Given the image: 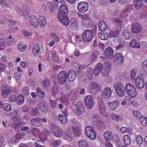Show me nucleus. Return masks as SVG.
Returning a JSON list of instances; mask_svg holds the SVG:
<instances>
[{"mask_svg":"<svg viewBox=\"0 0 147 147\" xmlns=\"http://www.w3.org/2000/svg\"><path fill=\"white\" fill-rule=\"evenodd\" d=\"M99 30L102 31H105L107 28V26L105 21L102 20L100 22L98 25Z\"/></svg>","mask_w":147,"mask_h":147,"instance_id":"nucleus-28","label":"nucleus"},{"mask_svg":"<svg viewBox=\"0 0 147 147\" xmlns=\"http://www.w3.org/2000/svg\"><path fill=\"white\" fill-rule=\"evenodd\" d=\"M76 106L77 109H80L81 110H84V106L82 102L79 101L76 102Z\"/></svg>","mask_w":147,"mask_h":147,"instance_id":"nucleus-53","label":"nucleus"},{"mask_svg":"<svg viewBox=\"0 0 147 147\" xmlns=\"http://www.w3.org/2000/svg\"><path fill=\"white\" fill-rule=\"evenodd\" d=\"M47 4L48 7L50 11L52 12L53 10V7H55L54 5L53 2L48 1Z\"/></svg>","mask_w":147,"mask_h":147,"instance_id":"nucleus-56","label":"nucleus"},{"mask_svg":"<svg viewBox=\"0 0 147 147\" xmlns=\"http://www.w3.org/2000/svg\"><path fill=\"white\" fill-rule=\"evenodd\" d=\"M60 98L61 102L65 105H67L69 104V100L66 96H61Z\"/></svg>","mask_w":147,"mask_h":147,"instance_id":"nucleus-54","label":"nucleus"},{"mask_svg":"<svg viewBox=\"0 0 147 147\" xmlns=\"http://www.w3.org/2000/svg\"><path fill=\"white\" fill-rule=\"evenodd\" d=\"M129 46L132 48H138L140 47L139 43L136 39L132 40L129 42Z\"/></svg>","mask_w":147,"mask_h":147,"instance_id":"nucleus-29","label":"nucleus"},{"mask_svg":"<svg viewBox=\"0 0 147 147\" xmlns=\"http://www.w3.org/2000/svg\"><path fill=\"white\" fill-rule=\"evenodd\" d=\"M133 4L135 8L137 9L141 8L143 6L141 0H134Z\"/></svg>","mask_w":147,"mask_h":147,"instance_id":"nucleus-32","label":"nucleus"},{"mask_svg":"<svg viewBox=\"0 0 147 147\" xmlns=\"http://www.w3.org/2000/svg\"><path fill=\"white\" fill-rule=\"evenodd\" d=\"M126 92L131 98H135L137 96V92L134 86L130 83L126 84L125 86Z\"/></svg>","mask_w":147,"mask_h":147,"instance_id":"nucleus-1","label":"nucleus"},{"mask_svg":"<svg viewBox=\"0 0 147 147\" xmlns=\"http://www.w3.org/2000/svg\"><path fill=\"white\" fill-rule=\"evenodd\" d=\"M86 105L88 109H92L94 105V99L91 95H87L84 99Z\"/></svg>","mask_w":147,"mask_h":147,"instance_id":"nucleus-9","label":"nucleus"},{"mask_svg":"<svg viewBox=\"0 0 147 147\" xmlns=\"http://www.w3.org/2000/svg\"><path fill=\"white\" fill-rule=\"evenodd\" d=\"M136 141L139 144L141 145L142 144L143 142V140L142 138L140 136H138L136 138Z\"/></svg>","mask_w":147,"mask_h":147,"instance_id":"nucleus-63","label":"nucleus"},{"mask_svg":"<svg viewBox=\"0 0 147 147\" xmlns=\"http://www.w3.org/2000/svg\"><path fill=\"white\" fill-rule=\"evenodd\" d=\"M111 117L113 120L118 121L121 119V117L119 115H118L114 113H112L111 115Z\"/></svg>","mask_w":147,"mask_h":147,"instance_id":"nucleus-46","label":"nucleus"},{"mask_svg":"<svg viewBox=\"0 0 147 147\" xmlns=\"http://www.w3.org/2000/svg\"><path fill=\"white\" fill-rule=\"evenodd\" d=\"M93 69L91 67H89L88 68L86 74L89 76L88 77L91 78L93 74Z\"/></svg>","mask_w":147,"mask_h":147,"instance_id":"nucleus-59","label":"nucleus"},{"mask_svg":"<svg viewBox=\"0 0 147 147\" xmlns=\"http://www.w3.org/2000/svg\"><path fill=\"white\" fill-rule=\"evenodd\" d=\"M43 86L45 87H47L50 85V80L49 79L46 78L43 80L42 82Z\"/></svg>","mask_w":147,"mask_h":147,"instance_id":"nucleus-55","label":"nucleus"},{"mask_svg":"<svg viewBox=\"0 0 147 147\" xmlns=\"http://www.w3.org/2000/svg\"><path fill=\"white\" fill-rule=\"evenodd\" d=\"M98 36L99 38L102 40H106L107 38L106 35L105 36L104 34L101 33H98Z\"/></svg>","mask_w":147,"mask_h":147,"instance_id":"nucleus-61","label":"nucleus"},{"mask_svg":"<svg viewBox=\"0 0 147 147\" xmlns=\"http://www.w3.org/2000/svg\"><path fill=\"white\" fill-rule=\"evenodd\" d=\"M92 119L93 121L96 124V125L99 128H101L104 125V122L100 117L98 114H95L92 116Z\"/></svg>","mask_w":147,"mask_h":147,"instance_id":"nucleus-10","label":"nucleus"},{"mask_svg":"<svg viewBox=\"0 0 147 147\" xmlns=\"http://www.w3.org/2000/svg\"><path fill=\"white\" fill-rule=\"evenodd\" d=\"M24 98L22 94H19L16 98L17 104L19 105H21L24 102Z\"/></svg>","mask_w":147,"mask_h":147,"instance_id":"nucleus-35","label":"nucleus"},{"mask_svg":"<svg viewBox=\"0 0 147 147\" xmlns=\"http://www.w3.org/2000/svg\"><path fill=\"white\" fill-rule=\"evenodd\" d=\"M78 143L79 147H89L88 143L84 140H80Z\"/></svg>","mask_w":147,"mask_h":147,"instance_id":"nucleus-37","label":"nucleus"},{"mask_svg":"<svg viewBox=\"0 0 147 147\" xmlns=\"http://www.w3.org/2000/svg\"><path fill=\"white\" fill-rule=\"evenodd\" d=\"M24 135L25 134L23 133H18L16 134L14 137L16 140H18L19 139H22L23 136H25Z\"/></svg>","mask_w":147,"mask_h":147,"instance_id":"nucleus-60","label":"nucleus"},{"mask_svg":"<svg viewBox=\"0 0 147 147\" xmlns=\"http://www.w3.org/2000/svg\"><path fill=\"white\" fill-rule=\"evenodd\" d=\"M99 88V86L95 82H91L89 85V88L92 93H95Z\"/></svg>","mask_w":147,"mask_h":147,"instance_id":"nucleus-23","label":"nucleus"},{"mask_svg":"<svg viewBox=\"0 0 147 147\" xmlns=\"http://www.w3.org/2000/svg\"><path fill=\"white\" fill-rule=\"evenodd\" d=\"M123 38L125 40H129L131 36V35L129 31L128 30H124L122 33Z\"/></svg>","mask_w":147,"mask_h":147,"instance_id":"nucleus-27","label":"nucleus"},{"mask_svg":"<svg viewBox=\"0 0 147 147\" xmlns=\"http://www.w3.org/2000/svg\"><path fill=\"white\" fill-rule=\"evenodd\" d=\"M11 121L12 123H11V125L14 128L19 127L21 124L20 119L18 116L13 117V118H12Z\"/></svg>","mask_w":147,"mask_h":147,"instance_id":"nucleus-16","label":"nucleus"},{"mask_svg":"<svg viewBox=\"0 0 147 147\" xmlns=\"http://www.w3.org/2000/svg\"><path fill=\"white\" fill-rule=\"evenodd\" d=\"M45 139L42 140H38L34 143V146L35 147H45V144L43 140L45 141Z\"/></svg>","mask_w":147,"mask_h":147,"instance_id":"nucleus-40","label":"nucleus"},{"mask_svg":"<svg viewBox=\"0 0 147 147\" xmlns=\"http://www.w3.org/2000/svg\"><path fill=\"white\" fill-rule=\"evenodd\" d=\"M99 112L100 114L102 115H104L106 113L105 105L103 102L101 100L99 101Z\"/></svg>","mask_w":147,"mask_h":147,"instance_id":"nucleus-25","label":"nucleus"},{"mask_svg":"<svg viewBox=\"0 0 147 147\" xmlns=\"http://www.w3.org/2000/svg\"><path fill=\"white\" fill-rule=\"evenodd\" d=\"M58 120L62 124H65L67 122V118L61 114H59L57 117Z\"/></svg>","mask_w":147,"mask_h":147,"instance_id":"nucleus-30","label":"nucleus"},{"mask_svg":"<svg viewBox=\"0 0 147 147\" xmlns=\"http://www.w3.org/2000/svg\"><path fill=\"white\" fill-rule=\"evenodd\" d=\"M103 136L106 140L109 141L110 140L113 138L112 133L109 131H107L105 132L103 134Z\"/></svg>","mask_w":147,"mask_h":147,"instance_id":"nucleus-34","label":"nucleus"},{"mask_svg":"<svg viewBox=\"0 0 147 147\" xmlns=\"http://www.w3.org/2000/svg\"><path fill=\"white\" fill-rule=\"evenodd\" d=\"M77 9L80 12L84 13L88 10V6L86 2H81L78 4Z\"/></svg>","mask_w":147,"mask_h":147,"instance_id":"nucleus-13","label":"nucleus"},{"mask_svg":"<svg viewBox=\"0 0 147 147\" xmlns=\"http://www.w3.org/2000/svg\"><path fill=\"white\" fill-rule=\"evenodd\" d=\"M52 58L53 60L55 62H58V58L56 55V53L55 51H53L51 53Z\"/></svg>","mask_w":147,"mask_h":147,"instance_id":"nucleus-58","label":"nucleus"},{"mask_svg":"<svg viewBox=\"0 0 147 147\" xmlns=\"http://www.w3.org/2000/svg\"><path fill=\"white\" fill-rule=\"evenodd\" d=\"M119 34L118 31L117 30H112L110 31L109 34V36L111 38H118L117 36Z\"/></svg>","mask_w":147,"mask_h":147,"instance_id":"nucleus-43","label":"nucleus"},{"mask_svg":"<svg viewBox=\"0 0 147 147\" xmlns=\"http://www.w3.org/2000/svg\"><path fill=\"white\" fill-rule=\"evenodd\" d=\"M119 103L117 100L108 103V106L109 107L111 110H114L117 109L119 107Z\"/></svg>","mask_w":147,"mask_h":147,"instance_id":"nucleus-22","label":"nucleus"},{"mask_svg":"<svg viewBox=\"0 0 147 147\" xmlns=\"http://www.w3.org/2000/svg\"><path fill=\"white\" fill-rule=\"evenodd\" d=\"M136 87L138 89H142L145 86L144 82H135Z\"/></svg>","mask_w":147,"mask_h":147,"instance_id":"nucleus-50","label":"nucleus"},{"mask_svg":"<svg viewBox=\"0 0 147 147\" xmlns=\"http://www.w3.org/2000/svg\"><path fill=\"white\" fill-rule=\"evenodd\" d=\"M61 142L59 140H57L56 141H52L50 142V143L54 147L59 145L61 144Z\"/></svg>","mask_w":147,"mask_h":147,"instance_id":"nucleus-62","label":"nucleus"},{"mask_svg":"<svg viewBox=\"0 0 147 147\" xmlns=\"http://www.w3.org/2000/svg\"><path fill=\"white\" fill-rule=\"evenodd\" d=\"M85 130L86 135L89 139L93 140L96 138V133L92 126H89L86 127Z\"/></svg>","mask_w":147,"mask_h":147,"instance_id":"nucleus-4","label":"nucleus"},{"mask_svg":"<svg viewBox=\"0 0 147 147\" xmlns=\"http://www.w3.org/2000/svg\"><path fill=\"white\" fill-rule=\"evenodd\" d=\"M124 46L123 43H121L116 47L115 50L117 51H122L124 50Z\"/></svg>","mask_w":147,"mask_h":147,"instance_id":"nucleus-47","label":"nucleus"},{"mask_svg":"<svg viewBox=\"0 0 147 147\" xmlns=\"http://www.w3.org/2000/svg\"><path fill=\"white\" fill-rule=\"evenodd\" d=\"M120 131L122 133H127L130 135H131L132 133V130L131 129L127 128L125 127H122L120 129Z\"/></svg>","mask_w":147,"mask_h":147,"instance_id":"nucleus-42","label":"nucleus"},{"mask_svg":"<svg viewBox=\"0 0 147 147\" xmlns=\"http://www.w3.org/2000/svg\"><path fill=\"white\" fill-rule=\"evenodd\" d=\"M142 68L143 70L147 72V60H145L143 62Z\"/></svg>","mask_w":147,"mask_h":147,"instance_id":"nucleus-64","label":"nucleus"},{"mask_svg":"<svg viewBox=\"0 0 147 147\" xmlns=\"http://www.w3.org/2000/svg\"><path fill=\"white\" fill-rule=\"evenodd\" d=\"M29 128L28 126H25L22 127L21 129V130L22 131H24L22 133L25 134L24 136L26 137H30V132L29 129Z\"/></svg>","mask_w":147,"mask_h":147,"instance_id":"nucleus-33","label":"nucleus"},{"mask_svg":"<svg viewBox=\"0 0 147 147\" xmlns=\"http://www.w3.org/2000/svg\"><path fill=\"white\" fill-rule=\"evenodd\" d=\"M67 16L64 15L58 17L61 23L65 26L68 25L69 23V20Z\"/></svg>","mask_w":147,"mask_h":147,"instance_id":"nucleus-21","label":"nucleus"},{"mask_svg":"<svg viewBox=\"0 0 147 147\" xmlns=\"http://www.w3.org/2000/svg\"><path fill=\"white\" fill-rule=\"evenodd\" d=\"M113 88L116 94L119 96L122 97L125 94L124 86L122 83L117 82L113 85Z\"/></svg>","mask_w":147,"mask_h":147,"instance_id":"nucleus-2","label":"nucleus"},{"mask_svg":"<svg viewBox=\"0 0 147 147\" xmlns=\"http://www.w3.org/2000/svg\"><path fill=\"white\" fill-rule=\"evenodd\" d=\"M2 107L3 109L6 111H9L11 110V105L8 103H4L3 104Z\"/></svg>","mask_w":147,"mask_h":147,"instance_id":"nucleus-51","label":"nucleus"},{"mask_svg":"<svg viewBox=\"0 0 147 147\" xmlns=\"http://www.w3.org/2000/svg\"><path fill=\"white\" fill-rule=\"evenodd\" d=\"M137 71V69L136 68H134L131 71L130 77L132 80H134L136 77Z\"/></svg>","mask_w":147,"mask_h":147,"instance_id":"nucleus-49","label":"nucleus"},{"mask_svg":"<svg viewBox=\"0 0 147 147\" xmlns=\"http://www.w3.org/2000/svg\"><path fill=\"white\" fill-rule=\"evenodd\" d=\"M77 76L76 73L73 69L69 70L67 72V79L70 82L73 81Z\"/></svg>","mask_w":147,"mask_h":147,"instance_id":"nucleus-17","label":"nucleus"},{"mask_svg":"<svg viewBox=\"0 0 147 147\" xmlns=\"http://www.w3.org/2000/svg\"><path fill=\"white\" fill-rule=\"evenodd\" d=\"M22 10L20 8L17 7V9H16L17 12L20 15L22 14L25 16V14H26L28 13V11L27 10V7L25 6H23L22 7Z\"/></svg>","mask_w":147,"mask_h":147,"instance_id":"nucleus-26","label":"nucleus"},{"mask_svg":"<svg viewBox=\"0 0 147 147\" xmlns=\"http://www.w3.org/2000/svg\"><path fill=\"white\" fill-rule=\"evenodd\" d=\"M49 36L52 37L56 42H58L59 41L60 39L56 34L54 33H51L49 34Z\"/></svg>","mask_w":147,"mask_h":147,"instance_id":"nucleus-52","label":"nucleus"},{"mask_svg":"<svg viewBox=\"0 0 147 147\" xmlns=\"http://www.w3.org/2000/svg\"><path fill=\"white\" fill-rule=\"evenodd\" d=\"M113 53V51L110 47L107 48L104 51V55L105 59L107 60H110L112 58Z\"/></svg>","mask_w":147,"mask_h":147,"instance_id":"nucleus-12","label":"nucleus"},{"mask_svg":"<svg viewBox=\"0 0 147 147\" xmlns=\"http://www.w3.org/2000/svg\"><path fill=\"white\" fill-rule=\"evenodd\" d=\"M112 93L111 89L108 87L105 88L102 93V96L103 98H108L110 97Z\"/></svg>","mask_w":147,"mask_h":147,"instance_id":"nucleus-18","label":"nucleus"},{"mask_svg":"<svg viewBox=\"0 0 147 147\" xmlns=\"http://www.w3.org/2000/svg\"><path fill=\"white\" fill-rule=\"evenodd\" d=\"M68 10L67 6L65 5H61L59 6V12L58 13V17L68 14Z\"/></svg>","mask_w":147,"mask_h":147,"instance_id":"nucleus-15","label":"nucleus"},{"mask_svg":"<svg viewBox=\"0 0 147 147\" xmlns=\"http://www.w3.org/2000/svg\"><path fill=\"white\" fill-rule=\"evenodd\" d=\"M28 22L30 25L33 26L36 28L38 27V22L37 18L34 16L29 17Z\"/></svg>","mask_w":147,"mask_h":147,"instance_id":"nucleus-14","label":"nucleus"},{"mask_svg":"<svg viewBox=\"0 0 147 147\" xmlns=\"http://www.w3.org/2000/svg\"><path fill=\"white\" fill-rule=\"evenodd\" d=\"M73 132L71 128L67 129L66 132L64 134L65 139L68 141H71L73 136Z\"/></svg>","mask_w":147,"mask_h":147,"instance_id":"nucleus-20","label":"nucleus"},{"mask_svg":"<svg viewBox=\"0 0 147 147\" xmlns=\"http://www.w3.org/2000/svg\"><path fill=\"white\" fill-rule=\"evenodd\" d=\"M123 140L124 143L127 145H129L131 144V140L129 137L127 135L124 136L123 137Z\"/></svg>","mask_w":147,"mask_h":147,"instance_id":"nucleus-45","label":"nucleus"},{"mask_svg":"<svg viewBox=\"0 0 147 147\" xmlns=\"http://www.w3.org/2000/svg\"><path fill=\"white\" fill-rule=\"evenodd\" d=\"M15 40L12 38L11 36H10L9 38H5L4 40L5 43L6 45H13L15 43Z\"/></svg>","mask_w":147,"mask_h":147,"instance_id":"nucleus-31","label":"nucleus"},{"mask_svg":"<svg viewBox=\"0 0 147 147\" xmlns=\"http://www.w3.org/2000/svg\"><path fill=\"white\" fill-rule=\"evenodd\" d=\"M141 123L144 126L147 125V117L142 116L140 117Z\"/></svg>","mask_w":147,"mask_h":147,"instance_id":"nucleus-57","label":"nucleus"},{"mask_svg":"<svg viewBox=\"0 0 147 147\" xmlns=\"http://www.w3.org/2000/svg\"><path fill=\"white\" fill-rule=\"evenodd\" d=\"M111 21L113 23H114L115 24L117 25L119 28H120L122 26V22L120 19L119 18L115 19L113 18L112 19Z\"/></svg>","mask_w":147,"mask_h":147,"instance_id":"nucleus-41","label":"nucleus"},{"mask_svg":"<svg viewBox=\"0 0 147 147\" xmlns=\"http://www.w3.org/2000/svg\"><path fill=\"white\" fill-rule=\"evenodd\" d=\"M38 24L41 27H44L46 24V20L45 18L42 16H40L38 21Z\"/></svg>","mask_w":147,"mask_h":147,"instance_id":"nucleus-36","label":"nucleus"},{"mask_svg":"<svg viewBox=\"0 0 147 147\" xmlns=\"http://www.w3.org/2000/svg\"><path fill=\"white\" fill-rule=\"evenodd\" d=\"M40 51L39 47L38 45H35L34 46L32 51L34 54L35 55H37L39 54Z\"/></svg>","mask_w":147,"mask_h":147,"instance_id":"nucleus-48","label":"nucleus"},{"mask_svg":"<svg viewBox=\"0 0 147 147\" xmlns=\"http://www.w3.org/2000/svg\"><path fill=\"white\" fill-rule=\"evenodd\" d=\"M50 128L52 133L55 137L58 138L63 135V133L62 130L55 123H51Z\"/></svg>","mask_w":147,"mask_h":147,"instance_id":"nucleus-3","label":"nucleus"},{"mask_svg":"<svg viewBox=\"0 0 147 147\" xmlns=\"http://www.w3.org/2000/svg\"><path fill=\"white\" fill-rule=\"evenodd\" d=\"M70 28L73 30H76L77 28L78 22L77 19L72 18L69 21Z\"/></svg>","mask_w":147,"mask_h":147,"instance_id":"nucleus-24","label":"nucleus"},{"mask_svg":"<svg viewBox=\"0 0 147 147\" xmlns=\"http://www.w3.org/2000/svg\"><path fill=\"white\" fill-rule=\"evenodd\" d=\"M124 58V57L121 53H117L114 55V59L113 60V63L116 66L120 65L123 63Z\"/></svg>","mask_w":147,"mask_h":147,"instance_id":"nucleus-5","label":"nucleus"},{"mask_svg":"<svg viewBox=\"0 0 147 147\" xmlns=\"http://www.w3.org/2000/svg\"><path fill=\"white\" fill-rule=\"evenodd\" d=\"M67 73L64 71L60 72L57 75V80L60 84H63L66 82L67 79Z\"/></svg>","mask_w":147,"mask_h":147,"instance_id":"nucleus-6","label":"nucleus"},{"mask_svg":"<svg viewBox=\"0 0 147 147\" xmlns=\"http://www.w3.org/2000/svg\"><path fill=\"white\" fill-rule=\"evenodd\" d=\"M1 95L4 97H7L11 92V89L9 86L4 84L2 87Z\"/></svg>","mask_w":147,"mask_h":147,"instance_id":"nucleus-11","label":"nucleus"},{"mask_svg":"<svg viewBox=\"0 0 147 147\" xmlns=\"http://www.w3.org/2000/svg\"><path fill=\"white\" fill-rule=\"evenodd\" d=\"M103 68L101 71L102 75L104 76H107L110 72L111 69V64L109 61L105 62L103 66Z\"/></svg>","mask_w":147,"mask_h":147,"instance_id":"nucleus-8","label":"nucleus"},{"mask_svg":"<svg viewBox=\"0 0 147 147\" xmlns=\"http://www.w3.org/2000/svg\"><path fill=\"white\" fill-rule=\"evenodd\" d=\"M90 22L89 18H83L82 20V24L85 27L88 28L90 26Z\"/></svg>","mask_w":147,"mask_h":147,"instance_id":"nucleus-38","label":"nucleus"},{"mask_svg":"<svg viewBox=\"0 0 147 147\" xmlns=\"http://www.w3.org/2000/svg\"><path fill=\"white\" fill-rule=\"evenodd\" d=\"M131 30L134 33H139L142 30L141 27L139 24L135 23L132 25Z\"/></svg>","mask_w":147,"mask_h":147,"instance_id":"nucleus-19","label":"nucleus"},{"mask_svg":"<svg viewBox=\"0 0 147 147\" xmlns=\"http://www.w3.org/2000/svg\"><path fill=\"white\" fill-rule=\"evenodd\" d=\"M40 122L39 121V117L36 119H32L31 121V123L32 125L35 126H40Z\"/></svg>","mask_w":147,"mask_h":147,"instance_id":"nucleus-44","label":"nucleus"},{"mask_svg":"<svg viewBox=\"0 0 147 147\" xmlns=\"http://www.w3.org/2000/svg\"><path fill=\"white\" fill-rule=\"evenodd\" d=\"M27 47L26 45H23L22 42H19L17 45V49L20 51H25L26 50Z\"/></svg>","mask_w":147,"mask_h":147,"instance_id":"nucleus-39","label":"nucleus"},{"mask_svg":"<svg viewBox=\"0 0 147 147\" xmlns=\"http://www.w3.org/2000/svg\"><path fill=\"white\" fill-rule=\"evenodd\" d=\"M93 32L90 30H86L82 33V39L85 41L88 42L91 41L93 38Z\"/></svg>","mask_w":147,"mask_h":147,"instance_id":"nucleus-7","label":"nucleus"}]
</instances>
